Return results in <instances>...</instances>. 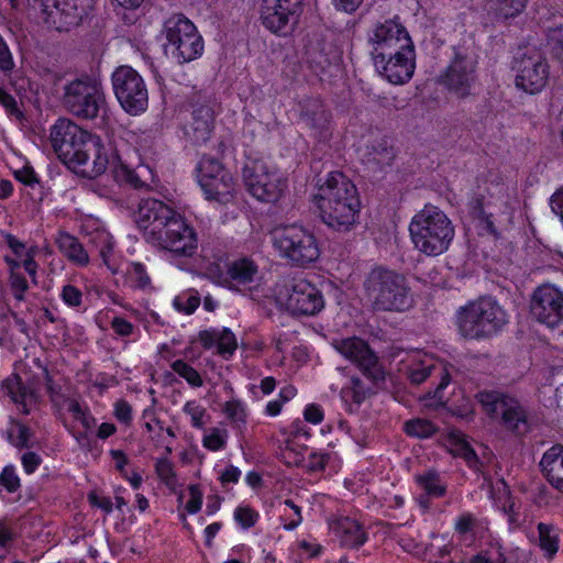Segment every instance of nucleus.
I'll list each match as a JSON object with an SVG mask.
<instances>
[{"mask_svg": "<svg viewBox=\"0 0 563 563\" xmlns=\"http://www.w3.org/2000/svg\"><path fill=\"white\" fill-rule=\"evenodd\" d=\"M134 221L145 241L162 250L190 256L197 247L194 229L178 212L158 199H141Z\"/></svg>", "mask_w": 563, "mask_h": 563, "instance_id": "1", "label": "nucleus"}, {"mask_svg": "<svg viewBox=\"0 0 563 563\" xmlns=\"http://www.w3.org/2000/svg\"><path fill=\"white\" fill-rule=\"evenodd\" d=\"M51 142L58 158L88 178L103 174L109 165V147L69 119H58L51 129Z\"/></svg>", "mask_w": 563, "mask_h": 563, "instance_id": "2", "label": "nucleus"}, {"mask_svg": "<svg viewBox=\"0 0 563 563\" xmlns=\"http://www.w3.org/2000/svg\"><path fill=\"white\" fill-rule=\"evenodd\" d=\"M317 186L313 201L321 221L333 231H351L361 208L356 186L339 170L329 172L325 177L319 175Z\"/></svg>", "mask_w": 563, "mask_h": 563, "instance_id": "3", "label": "nucleus"}, {"mask_svg": "<svg viewBox=\"0 0 563 563\" xmlns=\"http://www.w3.org/2000/svg\"><path fill=\"white\" fill-rule=\"evenodd\" d=\"M363 286L375 312H402L412 305L408 280L397 271L376 266L366 275Z\"/></svg>", "mask_w": 563, "mask_h": 563, "instance_id": "4", "label": "nucleus"}, {"mask_svg": "<svg viewBox=\"0 0 563 563\" xmlns=\"http://www.w3.org/2000/svg\"><path fill=\"white\" fill-rule=\"evenodd\" d=\"M415 247L428 256L446 252L454 239L455 230L449 217L434 206H426L409 224Z\"/></svg>", "mask_w": 563, "mask_h": 563, "instance_id": "5", "label": "nucleus"}, {"mask_svg": "<svg viewBox=\"0 0 563 563\" xmlns=\"http://www.w3.org/2000/svg\"><path fill=\"white\" fill-rule=\"evenodd\" d=\"M507 313L492 297H479L456 312L459 333L466 340H486L507 324Z\"/></svg>", "mask_w": 563, "mask_h": 563, "instance_id": "6", "label": "nucleus"}, {"mask_svg": "<svg viewBox=\"0 0 563 563\" xmlns=\"http://www.w3.org/2000/svg\"><path fill=\"white\" fill-rule=\"evenodd\" d=\"M272 235L273 245L280 257L294 267H307L320 257L317 236L303 225L289 224L276 228Z\"/></svg>", "mask_w": 563, "mask_h": 563, "instance_id": "7", "label": "nucleus"}, {"mask_svg": "<svg viewBox=\"0 0 563 563\" xmlns=\"http://www.w3.org/2000/svg\"><path fill=\"white\" fill-rule=\"evenodd\" d=\"M475 398L488 417L499 419L514 435L523 437L531 431L529 412L517 398L499 390H482Z\"/></svg>", "mask_w": 563, "mask_h": 563, "instance_id": "8", "label": "nucleus"}, {"mask_svg": "<svg viewBox=\"0 0 563 563\" xmlns=\"http://www.w3.org/2000/svg\"><path fill=\"white\" fill-rule=\"evenodd\" d=\"M62 104L78 119L95 120L106 109L107 100L101 84L82 76L63 87Z\"/></svg>", "mask_w": 563, "mask_h": 563, "instance_id": "9", "label": "nucleus"}, {"mask_svg": "<svg viewBox=\"0 0 563 563\" xmlns=\"http://www.w3.org/2000/svg\"><path fill=\"white\" fill-rule=\"evenodd\" d=\"M478 56L472 45L462 43L453 46V56L440 82L459 99L472 95V88L477 81Z\"/></svg>", "mask_w": 563, "mask_h": 563, "instance_id": "10", "label": "nucleus"}, {"mask_svg": "<svg viewBox=\"0 0 563 563\" xmlns=\"http://www.w3.org/2000/svg\"><path fill=\"white\" fill-rule=\"evenodd\" d=\"M163 34L167 44L166 49L178 63H189L201 56L203 40L195 24L183 13H177L164 22Z\"/></svg>", "mask_w": 563, "mask_h": 563, "instance_id": "11", "label": "nucleus"}, {"mask_svg": "<svg viewBox=\"0 0 563 563\" xmlns=\"http://www.w3.org/2000/svg\"><path fill=\"white\" fill-rule=\"evenodd\" d=\"M247 191L263 202H276L287 189V179L261 159H247L242 168Z\"/></svg>", "mask_w": 563, "mask_h": 563, "instance_id": "12", "label": "nucleus"}, {"mask_svg": "<svg viewBox=\"0 0 563 563\" xmlns=\"http://www.w3.org/2000/svg\"><path fill=\"white\" fill-rule=\"evenodd\" d=\"M114 96L122 109L137 115L148 106V91L143 77L131 66L121 65L111 76Z\"/></svg>", "mask_w": 563, "mask_h": 563, "instance_id": "13", "label": "nucleus"}, {"mask_svg": "<svg viewBox=\"0 0 563 563\" xmlns=\"http://www.w3.org/2000/svg\"><path fill=\"white\" fill-rule=\"evenodd\" d=\"M512 68L517 71L516 86L529 93L541 91L549 79V65L541 51L526 47L514 58Z\"/></svg>", "mask_w": 563, "mask_h": 563, "instance_id": "14", "label": "nucleus"}, {"mask_svg": "<svg viewBox=\"0 0 563 563\" xmlns=\"http://www.w3.org/2000/svg\"><path fill=\"white\" fill-rule=\"evenodd\" d=\"M305 0H262L260 21L269 32L286 36L298 22Z\"/></svg>", "mask_w": 563, "mask_h": 563, "instance_id": "15", "label": "nucleus"}, {"mask_svg": "<svg viewBox=\"0 0 563 563\" xmlns=\"http://www.w3.org/2000/svg\"><path fill=\"white\" fill-rule=\"evenodd\" d=\"M333 345L339 353L357 365L363 375L373 383L377 385L385 382V372L378 356L364 340L347 338L334 341Z\"/></svg>", "mask_w": 563, "mask_h": 563, "instance_id": "16", "label": "nucleus"}, {"mask_svg": "<svg viewBox=\"0 0 563 563\" xmlns=\"http://www.w3.org/2000/svg\"><path fill=\"white\" fill-rule=\"evenodd\" d=\"M279 300L291 314L313 316L324 306L321 291L306 279L292 280L279 290Z\"/></svg>", "mask_w": 563, "mask_h": 563, "instance_id": "17", "label": "nucleus"}, {"mask_svg": "<svg viewBox=\"0 0 563 563\" xmlns=\"http://www.w3.org/2000/svg\"><path fill=\"white\" fill-rule=\"evenodd\" d=\"M374 65L382 76L394 85L407 82L415 70V46L404 49L371 53Z\"/></svg>", "mask_w": 563, "mask_h": 563, "instance_id": "18", "label": "nucleus"}, {"mask_svg": "<svg viewBox=\"0 0 563 563\" xmlns=\"http://www.w3.org/2000/svg\"><path fill=\"white\" fill-rule=\"evenodd\" d=\"M530 312L538 322L558 327L563 322V291L550 284L539 286L532 294Z\"/></svg>", "mask_w": 563, "mask_h": 563, "instance_id": "19", "label": "nucleus"}, {"mask_svg": "<svg viewBox=\"0 0 563 563\" xmlns=\"http://www.w3.org/2000/svg\"><path fill=\"white\" fill-rule=\"evenodd\" d=\"M191 121L188 123L186 134L195 143H205L209 140L214 122V99L205 90L194 91L189 99Z\"/></svg>", "mask_w": 563, "mask_h": 563, "instance_id": "20", "label": "nucleus"}, {"mask_svg": "<svg viewBox=\"0 0 563 563\" xmlns=\"http://www.w3.org/2000/svg\"><path fill=\"white\" fill-rule=\"evenodd\" d=\"M368 41L373 46L371 53L404 49L413 46L409 33L397 16L378 23L369 35Z\"/></svg>", "mask_w": 563, "mask_h": 563, "instance_id": "21", "label": "nucleus"}, {"mask_svg": "<svg viewBox=\"0 0 563 563\" xmlns=\"http://www.w3.org/2000/svg\"><path fill=\"white\" fill-rule=\"evenodd\" d=\"M93 5V0H58L48 19L58 32H68L89 19Z\"/></svg>", "mask_w": 563, "mask_h": 563, "instance_id": "22", "label": "nucleus"}, {"mask_svg": "<svg viewBox=\"0 0 563 563\" xmlns=\"http://www.w3.org/2000/svg\"><path fill=\"white\" fill-rule=\"evenodd\" d=\"M300 121L319 137L328 131L330 113L319 98L308 97L299 101Z\"/></svg>", "mask_w": 563, "mask_h": 563, "instance_id": "23", "label": "nucleus"}, {"mask_svg": "<svg viewBox=\"0 0 563 563\" xmlns=\"http://www.w3.org/2000/svg\"><path fill=\"white\" fill-rule=\"evenodd\" d=\"M109 165L112 168L113 177L119 183H125L135 189L147 188L145 179L151 174L147 166L140 165L136 169H131L125 165L115 148L109 147Z\"/></svg>", "mask_w": 563, "mask_h": 563, "instance_id": "24", "label": "nucleus"}, {"mask_svg": "<svg viewBox=\"0 0 563 563\" xmlns=\"http://www.w3.org/2000/svg\"><path fill=\"white\" fill-rule=\"evenodd\" d=\"M539 465L547 481L559 490L563 484V445L555 444L550 448Z\"/></svg>", "mask_w": 563, "mask_h": 563, "instance_id": "25", "label": "nucleus"}, {"mask_svg": "<svg viewBox=\"0 0 563 563\" xmlns=\"http://www.w3.org/2000/svg\"><path fill=\"white\" fill-rule=\"evenodd\" d=\"M341 544L347 548L357 549L367 540L363 527L355 520L343 518L339 521Z\"/></svg>", "mask_w": 563, "mask_h": 563, "instance_id": "26", "label": "nucleus"}, {"mask_svg": "<svg viewBox=\"0 0 563 563\" xmlns=\"http://www.w3.org/2000/svg\"><path fill=\"white\" fill-rule=\"evenodd\" d=\"M367 150V163L375 164L378 169L390 166L396 156L390 140L387 136L374 141Z\"/></svg>", "mask_w": 563, "mask_h": 563, "instance_id": "27", "label": "nucleus"}, {"mask_svg": "<svg viewBox=\"0 0 563 563\" xmlns=\"http://www.w3.org/2000/svg\"><path fill=\"white\" fill-rule=\"evenodd\" d=\"M542 29L551 54L563 51V15L553 13L542 20Z\"/></svg>", "mask_w": 563, "mask_h": 563, "instance_id": "28", "label": "nucleus"}, {"mask_svg": "<svg viewBox=\"0 0 563 563\" xmlns=\"http://www.w3.org/2000/svg\"><path fill=\"white\" fill-rule=\"evenodd\" d=\"M56 243L59 251L64 253V255L67 256L70 261L80 265L88 263V254L75 236L66 232H60L56 239Z\"/></svg>", "mask_w": 563, "mask_h": 563, "instance_id": "29", "label": "nucleus"}, {"mask_svg": "<svg viewBox=\"0 0 563 563\" xmlns=\"http://www.w3.org/2000/svg\"><path fill=\"white\" fill-rule=\"evenodd\" d=\"M452 444L451 452L455 456H460L466 461L470 467L476 468L479 463L478 456L474 449L471 446L465 435L459 430H454L449 437Z\"/></svg>", "mask_w": 563, "mask_h": 563, "instance_id": "30", "label": "nucleus"}, {"mask_svg": "<svg viewBox=\"0 0 563 563\" xmlns=\"http://www.w3.org/2000/svg\"><path fill=\"white\" fill-rule=\"evenodd\" d=\"M3 387L7 388L8 395L12 401L21 404L23 406V413L27 415L30 411L26 407V400L36 398L34 390L26 387L18 375L7 378L3 383Z\"/></svg>", "mask_w": 563, "mask_h": 563, "instance_id": "31", "label": "nucleus"}, {"mask_svg": "<svg viewBox=\"0 0 563 563\" xmlns=\"http://www.w3.org/2000/svg\"><path fill=\"white\" fill-rule=\"evenodd\" d=\"M257 274V266L249 258L234 261L228 269V275L239 285H245L254 280Z\"/></svg>", "mask_w": 563, "mask_h": 563, "instance_id": "32", "label": "nucleus"}, {"mask_svg": "<svg viewBox=\"0 0 563 563\" xmlns=\"http://www.w3.org/2000/svg\"><path fill=\"white\" fill-rule=\"evenodd\" d=\"M539 545L544 551L545 556L552 559L559 550V538L554 534L552 525L540 522L538 525Z\"/></svg>", "mask_w": 563, "mask_h": 563, "instance_id": "33", "label": "nucleus"}, {"mask_svg": "<svg viewBox=\"0 0 563 563\" xmlns=\"http://www.w3.org/2000/svg\"><path fill=\"white\" fill-rule=\"evenodd\" d=\"M225 170L227 169L219 159L209 155H203L197 165L198 181L200 184L206 179L208 180L211 177L219 176L218 174H222Z\"/></svg>", "mask_w": 563, "mask_h": 563, "instance_id": "34", "label": "nucleus"}, {"mask_svg": "<svg viewBox=\"0 0 563 563\" xmlns=\"http://www.w3.org/2000/svg\"><path fill=\"white\" fill-rule=\"evenodd\" d=\"M234 197V181L231 174H224V180L219 186H214L211 194L206 195L208 200L217 201L221 205H227L232 201Z\"/></svg>", "mask_w": 563, "mask_h": 563, "instance_id": "35", "label": "nucleus"}, {"mask_svg": "<svg viewBox=\"0 0 563 563\" xmlns=\"http://www.w3.org/2000/svg\"><path fill=\"white\" fill-rule=\"evenodd\" d=\"M494 10L499 18L505 20L515 18L526 8L527 0H492Z\"/></svg>", "mask_w": 563, "mask_h": 563, "instance_id": "36", "label": "nucleus"}, {"mask_svg": "<svg viewBox=\"0 0 563 563\" xmlns=\"http://www.w3.org/2000/svg\"><path fill=\"white\" fill-rule=\"evenodd\" d=\"M405 431L410 437L429 438L437 432V428L429 420L412 419L405 423Z\"/></svg>", "mask_w": 563, "mask_h": 563, "instance_id": "37", "label": "nucleus"}, {"mask_svg": "<svg viewBox=\"0 0 563 563\" xmlns=\"http://www.w3.org/2000/svg\"><path fill=\"white\" fill-rule=\"evenodd\" d=\"M417 482L428 495L440 497L445 493L444 486L440 485L439 474L434 471L418 475Z\"/></svg>", "mask_w": 563, "mask_h": 563, "instance_id": "38", "label": "nucleus"}, {"mask_svg": "<svg viewBox=\"0 0 563 563\" xmlns=\"http://www.w3.org/2000/svg\"><path fill=\"white\" fill-rule=\"evenodd\" d=\"M172 368L175 373L185 378L191 386H202L203 380L200 374L192 366H190L183 360H176L175 362H173Z\"/></svg>", "mask_w": 563, "mask_h": 563, "instance_id": "39", "label": "nucleus"}, {"mask_svg": "<svg viewBox=\"0 0 563 563\" xmlns=\"http://www.w3.org/2000/svg\"><path fill=\"white\" fill-rule=\"evenodd\" d=\"M218 353L224 357L231 356L238 347L234 333L224 328L218 333Z\"/></svg>", "mask_w": 563, "mask_h": 563, "instance_id": "40", "label": "nucleus"}, {"mask_svg": "<svg viewBox=\"0 0 563 563\" xmlns=\"http://www.w3.org/2000/svg\"><path fill=\"white\" fill-rule=\"evenodd\" d=\"M200 305V295L198 291L191 290L188 295L177 296L174 306L178 311L187 314L192 313Z\"/></svg>", "mask_w": 563, "mask_h": 563, "instance_id": "41", "label": "nucleus"}, {"mask_svg": "<svg viewBox=\"0 0 563 563\" xmlns=\"http://www.w3.org/2000/svg\"><path fill=\"white\" fill-rule=\"evenodd\" d=\"M257 518L258 514L251 507H238L234 511V519L243 529L253 527Z\"/></svg>", "mask_w": 563, "mask_h": 563, "instance_id": "42", "label": "nucleus"}, {"mask_svg": "<svg viewBox=\"0 0 563 563\" xmlns=\"http://www.w3.org/2000/svg\"><path fill=\"white\" fill-rule=\"evenodd\" d=\"M0 485L9 493H15L20 488V478L15 474L12 465H8L2 470L0 474Z\"/></svg>", "mask_w": 563, "mask_h": 563, "instance_id": "43", "label": "nucleus"}, {"mask_svg": "<svg viewBox=\"0 0 563 563\" xmlns=\"http://www.w3.org/2000/svg\"><path fill=\"white\" fill-rule=\"evenodd\" d=\"M433 371H437L434 366L418 365L416 367H409L406 374L410 383L418 386L426 382V379L431 376Z\"/></svg>", "mask_w": 563, "mask_h": 563, "instance_id": "44", "label": "nucleus"}, {"mask_svg": "<svg viewBox=\"0 0 563 563\" xmlns=\"http://www.w3.org/2000/svg\"><path fill=\"white\" fill-rule=\"evenodd\" d=\"M225 430L213 428L211 433L203 438V445L211 451H218L225 445Z\"/></svg>", "mask_w": 563, "mask_h": 563, "instance_id": "45", "label": "nucleus"}, {"mask_svg": "<svg viewBox=\"0 0 563 563\" xmlns=\"http://www.w3.org/2000/svg\"><path fill=\"white\" fill-rule=\"evenodd\" d=\"M319 46H321L320 43L317 46L311 45L307 49L308 60L311 64H316L320 68H324L331 65V60L328 54L324 52V47L319 48Z\"/></svg>", "mask_w": 563, "mask_h": 563, "instance_id": "46", "label": "nucleus"}, {"mask_svg": "<svg viewBox=\"0 0 563 563\" xmlns=\"http://www.w3.org/2000/svg\"><path fill=\"white\" fill-rule=\"evenodd\" d=\"M156 473L166 485L175 484L176 474L173 470V464L168 460L163 459L157 461Z\"/></svg>", "mask_w": 563, "mask_h": 563, "instance_id": "47", "label": "nucleus"}, {"mask_svg": "<svg viewBox=\"0 0 563 563\" xmlns=\"http://www.w3.org/2000/svg\"><path fill=\"white\" fill-rule=\"evenodd\" d=\"M224 412L228 418L234 422H245V410L240 400H231L225 402Z\"/></svg>", "mask_w": 563, "mask_h": 563, "instance_id": "48", "label": "nucleus"}, {"mask_svg": "<svg viewBox=\"0 0 563 563\" xmlns=\"http://www.w3.org/2000/svg\"><path fill=\"white\" fill-rule=\"evenodd\" d=\"M0 104H2L8 113L11 115H15L16 118H22L23 113L20 111L16 100L10 93H8L4 89L0 87Z\"/></svg>", "mask_w": 563, "mask_h": 563, "instance_id": "49", "label": "nucleus"}, {"mask_svg": "<svg viewBox=\"0 0 563 563\" xmlns=\"http://www.w3.org/2000/svg\"><path fill=\"white\" fill-rule=\"evenodd\" d=\"M190 499L186 504V510L189 514H196L201 509L202 493L197 485L189 486Z\"/></svg>", "mask_w": 563, "mask_h": 563, "instance_id": "50", "label": "nucleus"}, {"mask_svg": "<svg viewBox=\"0 0 563 563\" xmlns=\"http://www.w3.org/2000/svg\"><path fill=\"white\" fill-rule=\"evenodd\" d=\"M62 297L67 305L71 307H78L81 303L82 294L77 287L73 285H66L63 288Z\"/></svg>", "mask_w": 563, "mask_h": 563, "instance_id": "51", "label": "nucleus"}, {"mask_svg": "<svg viewBox=\"0 0 563 563\" xmlns=\"http://www.w3.org/2000/svg\"><path fill=\"white\" fill-rule=\"evenodd\" d=\"M184 411L191 417L192 426L201 428L203 426L202 417L206 410L197 406L194 401L186 402Z\"/></svg>", "mask_w": 563, "mask_h": 563, "instance_id": "52", "label": "nucleus"}, {"mask_svg": "<svg viewBox=\"0 0 563 563\" xmlns=\"http://www.w3.org/2000/svg\"><path fill=\"white\" fill-rule=\"evenodd\" d=\"M14 60L7 43H0V70L9 74L14 68Z\"/></svg>", "mask_w": 563, "mask_h": 563, "instance_id": "53", "label": "nucleus"}, {"mask_svg": "<svg viewBox=\"0 0 563 563\" xmlns=\"http://www.w3.org/2000/svg\"><path fill=\"white\" fill-rule=\"evenodd\" d=\"M115 411L114 415L117 419L125 424H130L132 420V407L124 399H120L114 405Z\"/></svg>", "mask_w": 563, "mask_h": 563, "instance_id": "54", "label": "nucleus"}, {"mask_svg": "<svg viewBox=\"0 0 563 563\" xmlns=\"http://www.w3.org/2000/svg\"><path fill=\"white\" fill-rule=\"evenodd\" d=\"M132 278L136 282L137 287L144 288L150 285L151 279L141 263H133L130 271Z\"/></svg>", "mask_w": 563, "mask_h": 563, "instance_id": "55", "label": "nucleus"}, {"mask_svg": "<svg viewBox=\"0 0 563 563\" xmlns=\"http://www.w3.org/2000/svg\"><path fill=\"white\" fill-rule=\"evenodd\" d=\"M484 195L482 194H474L468 202L470 207V213L473 218H484L485 211H484Z\"/></svg>", "mask_w": 563, "mask_h": 563, "instance_id": "56", "label": "nucleus"}, {"mask_svg": "<svg viewBox=\"0 0 563 563\" xmlns=\"http://www.w3.org/2000/svg\"><path fill=\"white\" fill-rule=\"evenodd\" d=\"M15 426L18 428L19 434L16 438V442H13V445L19 449L30 448V440L33 435L31 429L20 422H15Z\"/></svg>", "mask_w": 563, "mask_h": 563, "instance_id": "57", "label": "nucleus"}, {"mask_svg": "<svg viewBox=\"0 0 563 563\" xmlns=\"http://www.w3.org/2000/svg\"><path fill=\"white\" fill-rule=\"evenodd\" d=\"M15 178L26 186H34L38 183L37 176L32 167L25 166L14 172Z\"/></svg>", "mask_w": 563, "mask_h": 563, "instance_id": "58", "label": "nucleus"}, {"mask_svg": "<svg viewBox=\"0 0 563 563\" xmlns=\"http://www.w3.org/2000/svg\"><path fill=\"white\" fill-rule=\"evenodd\" d=\"M21 460L27 474H32L42 462V459L35 452L24 453Z\"/></svg>", "mask_w": 563, "mask_h": 563, "instance_id": "59", "label": "nucleus"}, {"mask_svg": "<svg viewBox=\"0 0 563 563\" xmlns=\"http://www.w3.org/2000/svg\"><path fill=\"white\" fill-rule=\"evenodd\" d=\"M114 332L122 336H128L132 333L133 325L123 318L115 317L111 322Z\"/></svg>", "mask_w": 563, "mask_h": 563, "instance_id": "60", "label": "nucleus"}, {"mask_svg": "<svg viewBox=\"0 0 563 563\" xmlns=\"http://www.w3.org/2000/svg\"><path fill=\"white\" fill-rule=\"evenodd\" d=\"M475 518L472 514H464L457 519L455 530L461 534H465L472 530Z\"/></svg>", "mask_w": 563, "mask_h": 563, "instance_id": "61", "label": "nucleus"}, {"mask_svg": "<svg viewBox=\"0 0 563 563\" xmlns=\"http://www.w3.org/2000/svg\"><path fill=\"white\" fill-rule=\"evenodd\" d=\"M303 416H305L306 421L314 423V424L320 423L323 419L322 410L320 409L319 406L313 405V404L307 406V408L305 409Z\"/></svg>", "mask_w": 563, "mask_h": 563, "instance_id": "62", "label": "nucleus"}, {"mask_svg": "<svg viewBox=\"0 0 563 563\" xmlns=\"http://www.w3.org/2000/svg\"><path fill=\"white\" fill-rule=\"evenodd\" d=\"M551 208L563 221V187L552 195Z\"/></svg>", "mask_w": 563, "mask_h": 563, "instance_id": "63", "label": "nucleus"}, {"mask_svg": "<svg viewBox=\"0 0 563 563\" xmlns=\"http://www.w3.org/2000/svg\"><path fill=\"white\" fill-rule=\"evenodd\" d=\"M199 340L205 349H211L218 340V332L214 330L200 331Z\"/></svg>", "mask_w": 563, "mask_h": 563, "instance_id": "64", "label": "nucleus"}]
</instances>
